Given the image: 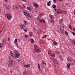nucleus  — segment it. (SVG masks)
Listing matches in <instances>:
<instances>
[{"label":"nucleus","mask_w":75,"mask_h":75,"mask_svg":"<svg viewBox=\"0 0 75 75\" xmlns=\"http://www.w3.org/2000/svg\"><path fill=\"white\" fill-rule=\"evenodd\" d=\"M68 61L70 62V63H68L67 67L68 68H70V65H75V59L73 58L68 59H67Z\"/></svg>","instance_id":"f257e3e1"},{"label":"nucleus","mask_w":75,"mask_h":75,"mask_svg":"<svg viewBox=\"0 0 75 75\" xmlns=\"http://www.w3.org/2000/svg\"><path fill=\"white\" fill-rule=\"evenodd\" d=\"M44 15V13H40V16L37 17L36 19L40 23H42V22L44 23V24H45V21L43 19H41V17L40 16H42Z\"/></svg>","instance_id":"f03ea898"},{"label":"nucleus","mask_w":75,"mask_h":75,"mask_svg":"<svg viewBox=\"0 0 75 75\" xmlns=\"http://www.w3.org/2000/svg\"><path fill=\"white\" fill-rule=\"evenodd\" d=\"M23 13L26 17L30 18L33 17V16L31 15L30 13H28V12L26 11H23Z\"/></svg>","instance_id":"7ed1b4c3"},{"label":"nucleus","mask_w":75,"mask_h":75,"mask_svg":"<svg viewBox=\"0 0 75 75\" xmlns=\"http://www.w3.org/2000/svg\"><path fill=\"white\" fill-rule=\"evenodd\" d=\"M34 50L35 52L37 53H40L41 52L40 50L39 49L38 46L36 44L34 46Z\"/></svg>","instance_id":"20e7f679"},{"label":"nucleus","mask_w":75,"mask_h":75,"mask_svg":"<svg viewBox=\"0 0 75 75\" xmlns=\"http://www.w3.org/2000/svg\"><path fill=\"white\" fill-rule=\"evenodd\" d=\"M13 61L12 59L9 60L8 63V67H10L13 65Z\"/></svg>","instance_id":"39448f33"},{"label":"nucleus","mask_w":75,"mask_h":75,"mask_svg":"<svg viewBox=\"0 0 75 75\" xmlns=\"http://www.w3.org/2000/svg\"><path fill=\"white\" fill-rule=\"evenodd\" d=\"M5 16L8 20H10L12 19V16L10 15L9 13H7L5 14Z\"/></svg>","instance_id":"423d86ee"},{"label":"nucleus","mask_w":75,"mask_h":75,"mask_svg":"<svg viewBox=\"0 0 75 75\" xmlns=\"http://www.w3.org/2000/svg\"><path fill=\"white\" fill-rule=\"evenodd\" d=\"M57 14H61L62 13V11L59 9H56L55 11Z\"/></svg>","instance_id":"0eeeda50"},{"label":"nucleus","mask_w":75,"mask_h":75,"mask_svg":"<svg viewBox=\"0 0 75 75\" xmlns=\"http://www.w3.org/2000/svg\"><path fill=\"white\" fill-rule=\"evenodd\" d=\"M61 32L62 33H64V27L63 25L60 24V27Z\"/></svg>","instance_id":"6e6552de"},{"label":"nucleus","mask_w":75,"mask_h":75,"mask_svg":"<svg viewBox=\"0 0 75 75\" xmlns=\"http://www.w3.org/2000/svg\"><path fill=\"white\" fill-rule=\"evenodd\" d=\"M20 54L19 53L17 52L14 54L15 56L17 58H20Z\"/></svg>","instance_id":"1a4fd4ad"},{"label":"nucleus","mask_w":75,"mask_h":75,"mask_svg":"<svg viewBox=\"0 0 75 75\" xmlns=\"http://www.w3.org/2000/svg\"><path fill=\"white\" fill-rule=\"evenodd\" d=\"M64 6L66 8L69 7L70 6V4L69 3H67L64 4Z\"/></svg>","instance_id":"9d476101"},{"label":"nucleus","mask_w":75,"mask_h":75,"mask_svg":"<svg viewBox=\"0 0 75 75\" xmlns=\"http://www.w3.org/2000/svg\"><path fill=\"white\" fill-rule=\"evenodd\" d=\"M3 6L6 7L7 9H9L10 8V6L8 4H3Z\"/></svg>","instance_id":"9b49d317"},{"label":"nucleus","mask_w":75,"mask_h":75,"mask_svg":"<svg viewBox=\"0 0 75 75\" xmlns=\"http://www.w3.org/2000/svg\"><path fill=\"white\" fill-rule=\"evenodd\" d=\"M26 26V25H24V24H21L20 26V28L21 29H24L25 27Z\"/></svg>","instance_id":"f8f14e48"},{"label":"nucleus","mask_w":75,"mask_h":75,"mask_svg":"<svg viewBox=\"0 0 75 75\" xmlns=\"http://www.w3.org/2000/svg\"><path fill=\"white\" fill-rule=\"evenodd\" d=\"M63 18H61L59 20V23L61 25L62 24V23H63Z\"/></svg>","instance_id":"ddd939ff"},{"label":"nucleus","mask_w":75,"mask_h":75,"mask_svg":"<svg viewBox=\"0 0 75 75\" xmlns=\"http://www.w3.org/2000/svg\"><path fill=\"white\" fill-rule=\"evenodd\" d=\"M6 40L5 39H3V42H2V44L4 45H5L6 43Z\"/></svg>","instance_id":"4468645a"},{"label":"nucleus","mask_w":75,"mask_h":75,"mask_svg":"<svg viewBox=\"0 0 75 75\" xmlns=\"http://www.w3.org/2000/svg\"><path fill=\"white\" fill-rule=\"evenodd\" d=\"M53 62L54 63L56 64H58V61L57 60H56V59H53Z\"/></svg>","instance_id":"2eb2a0df"},{"label":"nucleus","mask_w":75,"mask_h":75,"mask_svg":"<svg viewBox=\"0 0 75 75\" xmlns=\"http://www.w3.org/2000/svg\"><path fill=\"white\" fill-rule=\"evenodd\" d=\"M52 7L54 9V11H56L57 8L56 6L55 5H53L52 6Z\"/></svg>","instance_id":"dca6fc26"},{"label":"nucleus","mask_w":75,"mask_h":75,"mask_svg":"<svg viewBox=\"0 0 75 75\" xmlns=\"http://www.w3.org/2000/svg\"><path fill=\"white\" fill-rule=\"evenodd\" d=\"M52 2V1H49L48 2H47V5L48 6H50L51 5V3Z\"/></svg>","instance_id":"f3484780"},{"label":"nucleus","mask_w":75,"mask_h":75,"mask_svg":"<svg viewBox=\"0 0 75 75\" xmlns=\"http://www.w3.org/2000/svg\"><path fill=\"white\" fill-rule=\"evenodd\" d=\"M24 67L26 68H29L30 67V65L29 64H28L27 65H24Z\"/></svg>","instance_id":"a211bd4d"},{"label":"nucleus","mask_w":75,"mask_h":75,"mask_svg":"<svg viewBox=\"0 0 75 75\" xmlns=\"http://www.w3.org/2000/svg\"><path fill=\"white\" fill-rule=\"evenodd\" d=\"M12 58L14 60H16V58L15 57V56H14V55H12L11 56Z\"/></svg>","instance_id":"6ab92c4d"},{"label":"nucleus","mask_w":75,"mask_h":75,"mask_svg":"<svg viewBox=\"0 0 75 75\" xmlns=\"http://www.w3.org/2000/svg\"><path fill=\"white\" fill-rule=\"evenodd\" d=\"M51 56L52 57H55V54L54 53H52L51 54Z\"/></svg>","instance_id":"aec40b11"},{"label":"nucleus","mask_w":75,"mask_h":75,"mask_svg":"<svg viewBox=\"0 0 75 75\" xmlns=\"http://www.w3.org/2000/svg\"><path fill=\"white\" fill-rule=\"evenodd\" d=\"M59 59H60V60H62L63 59V57L61 56H59Z\"/></svg>","instance_id":"412c9836"},{"label":"nucleus","mask_w":75,"mask_h":75,"mask_svg":"<svg viewBox=\"0 0 75 75\" xmlns=\"http://www.w3.org/2000/svg\"><path fill=\"white\" fill-rule=\"evenodd\" d=\"M41 30L40 29H39L37 31V33L38 34H40L41 33Z\"/></svg>","instance_id":"4be33fe9"},{"label":"nucleus","mask_w":75,"mask_h":75,"mask_svg":"<svg viewBox=\"0 0 75 75\" xmlns=\"http://www.w3.org/2000/svg\"><path fill=\"white\" fill-rule=\"evenodd\" d=\"M30 42L31 43H34L35 42V41L33 39L31 38L30 39Z\"/></svg>","instance_id":"5701e85b"},{"label":"nucleus","mask_w":75,"mask_h":75,"mask_svg":"<svg viewBox=\"0 0 75 75\" xmlns=\"http://www.w3.org/2000/svg\"><path fill=\"white\" fill-rule=\"evenodd\" d=\"M33 34V33L32 32H30L29 33V35L30 36V37H32V35Z\"/></svg>","instance_id":"b1692460"},{"label":"nucleus","mask_w":75,"mask_h":75,"mask_svg":"<svg viewBox=\"0 0 75 75\" xmlns=\"http://www.w3.org/2000/svg\"><path fill=\"white\" fill-rule=\"evenodd\" d=\"M34 6L35 7H38L39 6V5L38 4L36 3H35L34 4Z\"/></svg>","instance_id":"393cba45"},{"label":"nucleus","mask_w":75,"mask_h":75,"mask_svg":"<svg viewBox=\"0 0 75 75\" xmlns=\"http://www.w3.org/2000/svg\"><path fill=\"white\" fill-rule=\"evenodd\" d=\"M52 52V51L51 50H49L48 52V54H50Z\"/></svg>","instance_id":"a878e982"},{"label":"nucleus","mask_w":75,"mask_h":75,"mask_svg":"<svg viewBox=\"0 0 75 75\" xmlns=\"http://www.w3.org/2000/svg\"><path fill=\"white\" fill-rule=\"evenodd\" d=\"M23 75H28L27 74V72L26 71H25L23 73Z\"/></svg>","instance_id":"bb28decb"},{"label":"nucleus","mask_w":75,"mask_h":75,"mask_svg":"<svg viewBox=\"0 0 75 75\" xmlns=\"http://www.w3.org/2000/svg\"><path fill=\"white\" fill-rule=\"evenodd\" d=\"M24 25H26V24H27V22L25 21H24Z\"/></svg>","instance_id":"cd10ccee"},{"label":"nucleus","mask_w":75,"mask_h":75,"mask_svg":"<svg viewBox=\"0 0 75 75\" xmlns=\"http://www.w3.org/2000/svg\"><path fill=\"white\" fill-rule=\"evenodd\" d=\"M53 44L54 45H56L57 44V42L56 41L53 42Z\"/></svg>","instance_id":"c85d7f7f"},{"label":"nucleus","mask_w":75,"mask_h":75,"mask_svg":"<svg viewBox=\"0 0 75 75\" xmlns=\"http://www.w3.org/2000/svg\"><path fill=\"white\" fill-rule=\"evenodd\" d=\"M72 43L74 45H75V41L74 40H72L71 41Z\"/></svg>","instance_id":"c756f323"},{"label":"nucleus","mask_w":75,"mask_h":75,"mask_svg":"<svg viewBox=\"0 0 75 75\" xmlns=\"http://www.w3.org/2000/svg\"><path fill=\"white\" fill-rule=\"evenodd\" d=\"M63 13L64 14H65L66 15H67V12L66 11H64L63 12Z\"/></svg>","instance_id":"7c9ffc66"},{"label":"nucleus","mask_w":75,"mask_h":75,"mask_svg":"<svg viewBox=\"0 0 75 75\" xmlns=\"http://www.w3.org/2000/svg\"><path fill=\"white\" fill-rule=\"evenodd\" d=\"M10 55H11V56H12V55H13V54L12 53V52L11 51H10Z\"/></svg>","instance_id":"2f4dec72"},{"label":"nucleus","mask_w":75,"mask_h":75,"mask_svg":"<svg viewBox=\"0 0 75 75\" xmlns=\"http://www.w3.org/2000/svg\"><path fill=\"white\" fill-rule=\"evenodd\" d=\"M47 37V35H45L43 36L42 37V38L44 39L45 38H46Z\"/></svg>","instance_id":"473e14b6"},{"label":"nucleus","mask_w":75,"mask_h":75,"mask_svg":"<svg viewBox=\"0 0 75 75\" xmlns=\"http://www.w3.org/2000/svg\"><path fill=\"white\" fill-rule=\"evenodd\" d=\"M17 39H15V40H14V43H16L17 42Z\"/></svg>","instance_id":"72a5a7b5"},{"label":"nucleus","mask_w":75,"mask_h":75,"mask_svg":"<svg viewBox=\"0 0 75 75\" xmlns=\"http://www.w3.org/2000/svg\"><path fill=\"white\" fill-rule=\"evenodd\" d=\"M27 9L28 10H31V8L30 7H27Z\"/></svg>","instance_id":"f704fd0d"},{"label":"nucleus","mask_w":75,"mask_h":75,"mask_svg":"<svg viewBox=\"0 0 75 75\" xmlns=\"http://www.w3.org/2000/svg\"><path fill=\"white\" fill-rule=\"evenodd\" d=\"M49 17L51 18V19H53V17H52V15H49Z\"/></svg>","instance_id":"c9c22d12"},{"label":"nucleus","mask_w":75,"mask_h":75,"mask_svg":"<svg viewBox=\"0 0 75 75\" xmlns=\"http://www.w3.org/2000/svg\"><path fill=\"white\" fill-rule=\"evenodd\" d=\"M15 7L16 9H18V6L17 5H16L15 6Z\"/></svg>","instance_id":"e433bc0d"},{"label":"nucleus","mask_w":75,"mask_h":75,"mask_svg":"<svg viewBox=\"0 0 75 75\" xmlns=\"http://www.w3.org/2000/svg\"><path fill=\"white\" fill-rule=\"evenodd\" d=\"M40 43L41 44H43V42L42 40H41L40 41Z\"/></svg>","instance_id":"4c0bfd02"},{"label":"nucleus","mask_w":75,"mask_h":75,"mask_svg":"<svg viewBox=\"0 0 75 75\" xmlns=\"http://www.w3.org/2000/svg\"><path fill=\"white\" fill-rule=\"evenodd\" d=\"M69 28L70 29H72V27L71 25H69Z\"/></svg>","instance_id":"58836bf2"},{"label":"nucleus","mask_w":75,"mask_h":75,"mask_svg":"<svg viewBox=\"0 0 75 75\" xmlns=\"http://www.w3.org/2000/svg\"><path fill=\"white\" fill-rule=\"evenodd\" d=\"M3 45V44L2 43H0V47H2Z\"/></svg>","instance_id":"ea45409f"},{"label":"nucleus","mask_w":75,"mask_h":75,"mask_svg":"<svg viewBox=\"0 0 75 75\" xmlns=\"http://www.w3.org/2000/svg\"><path fill=\"white\" fill-rule=\"evenodd\" d=\"M51 22L52 24H53L54 23V20L51 21Z\"/></svg>","instance_id":"a19ab883"},{"label":"nucleus","mask_w":75,"mask_h":75,"mask_svg":"<svg viewBox=\"0 0 75 75\" xmlns=\"http://www.w3.org/2000/svg\"><path fill=\"white\" fill-rule=\"evenodd\" d=\"M17 50H14V51H13V52L14 53H17Z\"/></svg>","instance_id":"79ce46f5"},{"label":"nucleus","mask_w":75,"mask_h":75,"mask_svg":"<svg viewBox=\"0 0 75 75\" xmlns=\"http://www.w3.org/2000/svg\"><path fill=\"white\" fill-rule=\"evenodd\" d=\"M55 52H56L57 54H59V51H58L57 50H56V51H55Z\"/></svg>","instance_id":"37998d69"},{"label":"nucleus","mask_w":75,"mask_h":75,"mask_svg":"<svg viewBox=\"0 0 75 75\" xmlns=\"http://www.w3.org/2000/svg\"><path fill=\"white\" fill-rule=\"evenodd\" d=\"M42 63L44 64H45V66L47 65L46 63V62H43Z\"/></svg>","instance_id":"c03bdc74"},{"label":"nucleus","mask_w":75,"mask_h":75,"mask_svg":"<svg viewBox=\"0 0 75 75\" xmlns=\"http://www.w3.org/2000/svg\"><path fill=\"white\" fill-rule=\"evenodd\" d=\"M25 38H28V35H25Z\"/></svg>","instance_id":"a18cd8bd"},{"label":"nucleus","mask_w":75,"mask_h":75,"mask_svg":"<svg viewBox=\"0 0 75 75\" xmlns=\"http://www.w3.org/2000/svg\"><path fill=\"white\" fill-rule=\"evenodd\" d=\"M15 8L14 6L13 5V6L12 9H13V11H14V10H15V8Z\"/></svg>","instance_id":"49530a36"},{"label":"nucleus","mask_w":75,"mask_h":75,"mask_svg":"<svg viewBox=\"0 0 75 75\" xmlns=\"http://www.w3.org/2000/svg\"><path fill=\"white\" fill-rule=\"evenodd\" d=\"M22 6H23V8H25L26 7L24 5V4H22Z\"/></svg>","instance_id":"de8ad7c7"},{"label":"nucleus","mask_w":75,"mask_h":75,"mask_svg":"<svg viewBox=\"0 0 75 75\" xmlns=\"http://www.w3.org/2000/svg\"><path fill=\"white\" fill-rule=\"evenodd\" d=\"M38 64V69H40V65L39 64Z\"/></svg>","instance_id":"09e8293b"},{"label":"nucleus","mask_w":75,"mask_h":75,"mask_svg":"<svg viewBox=\"0 0 75 75\" xmlns=\"http://www.w3.org/2000/svg\"><path fill=\"white\" fill-rule=\"evenodd\" d=\"M72 33L74 36L75 35V33L74 32H72Z\"/></svg>","instance_id":"8fccbe9b"},{"label":"nucleus","mask_w":75,"mask_h":75,"mask_svg":"<svg viewBox=\"0 0 75 75\" xmlns=\"http://www.w3.org/2000/svg\"><path fill=\"white\" fill-rule=\"evenodd\" d=\"M65 33L67 35H68V33L66 31H65Z\"/></svg>","instance_id":"3c124183"},{"label":"nucleus","mask_w":75,"mask_h":75,"mask_svg":"<svg viewBox=\"0 0 75 75\" xmlns=\"http://www.w3.org/2000/svg\"><path fill=\"white\" fill-rule=\"evenodd\" d=\"M22 1L24 2H26V0H22Z\"/></svg>","instance_id":"603ef678"},{"label":"nucleus","mask_w":75,"mask_h":75,"mask_svg":"<svg viewBox=\"0 0 75 75\" xmlns=\"http://www.w3.org/2000/svg\"><path fill=\"white\" fill-rule=\"evenodd\" d=\"M20 61H21V60L20 59H19L18 60V62H20Z\"/></svg>","instance_id":"864d4df0"},{"label":"nucleus","mask_w":75,"mask_h":75,"mask_svg":"<svg viewBox=\"0 0 75 75\" xmlns=\"http://www.w3.org/2000/svg\"><path fill=\"white\" fill-rule=\"evenodd\" d=\"M15 44H16V45L17 46H18V44L16 42V43H15Z\"/></svg>","instance_id":"5fc2aeb1"},{"label":"nucleus","mask_w":75,"mask_h":75,"mask_svg":"<svg viewBox=\"0 0 75 75\" xmlns=\"http://www.w3.org/2000/svg\"><path fill=\"white\" fill-rule=\"evenodd\" d=\"M57 1V0H53V1L54 2V3H55Z\"/></svg>","instance_id":"6e6d98bb"},{"label":"nucleus","mask_w":75,"mask_h":75,"mask_svg":"<svg viewBox=\"0 0 75 75\" xmlns=\"http://www.w3.org/2000/svg\"><path fill=\"white\" fill-rule=\"evenodd\" d=\"M23 30L25 32H26L27 31V30H24V29Z\"/></svg>","instance_id":"4d7b16f0"},{"label":"nucleus","mask_w":75,"mask_h":75,"mask_svg":"<svg viewBox=\"0 0 75 75\" xmlns=\"http://www.w3.org/2000/svg\"><path fill=\"white\" fill-rule=\"evenodd\" d=\"M4 1L5 2H7L8 1V0H4Z\"/></svg>","instance_id":"13d9d810"},{"label":"nucleus","mask_w":75,"mask_h":75,"mask_svg":"<svg viewBox=\"0 0 75 75\" xmlns=\"http://www.w3.org/2000/svg\"><path fill=\"white\" fill-rule=\"evenodd\" d=\"M34 31H36V29H35V28H34Z\"/></svg>","instance_id":"bf43d9fd"},{"label":"nucleus","mask_w":75,"mask_h":75,"mask_svg":"<svg viewBox=\"0 0 75 75\" xmlns=\"http://www.w3.org/2000/svg\"><path fill=\"white\" fill-rule=\"evenodd\" d=\"M54 67H56V66L55 65H54Z\"/></svg>","instance_id":"052dcab7"},{"label":"nucleus","mask_w":75,"mask_h":75,"mask_svg":"<svg viewBox=\"0 0 75 75\" xmlns=\"http://www.w3.org/2000/svg\"><path fill=\"white\" fill-rule=\"evenodd\" d=\"M74 13L75 14V9H74Z\"/></svg>","instance_id":"680f3d73"},{"label":"nucleus","mask_w":75,"mask_h":75,"mask_svg":"<svg viewBox=\"0 0 75 75\" xmlns=\"http://www.w3.org/2000/svg\"><path fill=\"white\" fill-rule=\"evenodd\" d=\"M73 30H74V31H75V28H73Z\"/></svg>","instance_id":"e2e57ef3"},{"label":"nucleus","mask_w":75,"mask_h":75,"mask_svg":"<svg viewBox=\"0 0 75 75\" xmlns=\"http://www.w3.org/2000/svg\"><path fill=\"white\" fill-rule=\"evenodd\" d=\"M59 1H63V0H59Z\"/></svg>","instance_id":"0e129e2a"},{"label":"nucleus","mask_w":75,"mask_h":75,"mask_svg":"<svg viewBox=\"0 0 75 75\" xmlns=\"http://www.w3.org/2000/svg\"><path fill=\"white\" fill-rule=\"evenodd\" d=\"M8 41H10V39H9V38H8Z\"/></svg>","instance_id":"69168bd1"},{"label":"nucleus","mask_w":75,"mask_h":75,"mask_svg":"<svg viewBox=\"0 0 75 75\" xmlns=\"http://www.w3.org/2000/svg\"><path fill=\"white\" fill-rule=\"evenodd\" d=\"M19 7H21V5H19Z\"/></svg>","instance_id":"338daca9"},{"label":"nucleus","mask_w":75,"mask_h":75,"mask_svg":"<svg viewBox=\"0 0 75 75\" xmlns=\"http://www.w3.org/2000/svg\"><path fill=\"white\" fill-rule=\"evenodd\" d=\"M10 73H11V74L12 73V71H10Z\"/></svg>","instance_id":"774afa93"}]
</instances>
